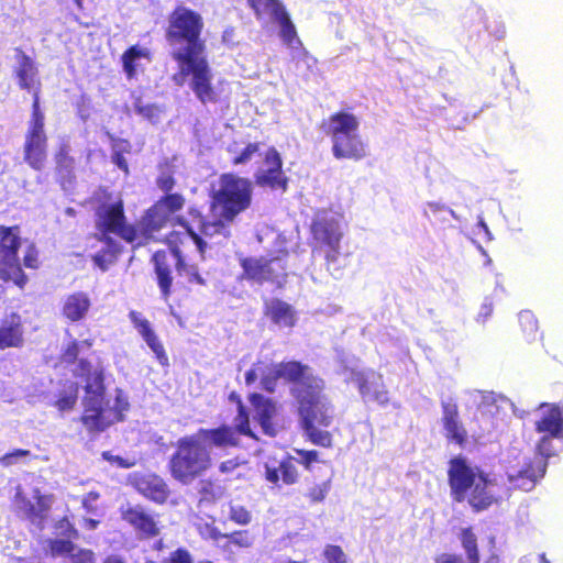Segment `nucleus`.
<instances>
[{"label":"nucleus","mask_w":563,"mask_h":563,"mask_svg":"<svg viewBox=\"0 0 563 563\" xmlns=\"http://www.w3.org/2000/svg\"><path fill=\"white\" fill-rule=\"evenodd\" d=\"M247 400L254 410V418L261 426L263 432L269 437L276 435L274 418L277 415L276 402L260 393H251Z\"/></svg>","instance_id":"nucleus-23"},{"label":"nucleus","mask_w":563,"mask_h":563,"mask_svg":"<svg viewBox=\"0 0 563 563\" xmlns=\"http://www.w3.org/2000/svg\"><path fill=\"white\" fill-rule=\"evenodd\" d=\"M247 4L258 20L269 18L279 24V36L285 44L291 45L298 41L296 26L280 0H247Z\"/></svg>","instance_id":"nucleus-14"},{"label":"nucleus","mask_w":563,"mask_h":563,"mask_svg":"<svg viewBox=\"0 0 563 563\" xmlns=\"http://www.w3.org/2000/svg\"><path fill=\"white\" fill-rule=\"evenodd\" d=\"M33 498L35 501L31 500L20 492L16 493L14 498L15 512L20 518L27 520L32 525L42 529L48 517L53 496L44 495L36 488L34 490Z\"/></svg>","instance_id":"nucleus-18"},{"label":"nucleus","mask_w":563,"mask_h":563,"mask_svg":"<svg viewBox=\"0 0 563 563\" xmlns=\"http://www.w3.org/2000/svg\"><path fill=\"white\" fill-rule=\"evenodd\" d=\"M152 263L156 274L157 285L164 300L172 295L173 276L169 255L165 250H158L152 255Z\"/></svg>","instance_id":"nucleus-28"},{"label":"nucleus","mask_w":563,"mask_h":563,"mask_svg":"<svg viewBox=\"0 0 563 563\" xmlns=\"http://www.w3.org/2000/svg\"><path fill=\"white\" fill-rule=\"evenodd\" d=\"M225 537V543L222 545L224 551H230L232 545L239 549H249L254 544V536L249 530H234Z\"/></svg>","instance_id":"nucleus-41"},{"label":"nucleus","mask_w":563,"mask_h":563,"mask_svg":"<svg viewBox=\"0 0 563 563\" xmlns=\"http://www.w3.org/2000/svg\"><path fill=\"white\" fill-rule=\"evenodd\" d=\"M91 306L88 294L84 291L73 292L64 299L62 306V314L65 319L70 322H77L82 320Z\"/></svg>","instance_id":"nucleus-31"},{"label":"nucleus","mask_w":563,"mask_h":563,"mask_svg":"<svg viewBox=\"0 0 563 563\" xmlns=\"http://www.w3.org/2000/svg\"><path fill=\"white\" fill-rule=\"evenodd\" d=\"M312 375L308 365L299 361L280 362L267 366L264 362L261 371V387L263 390L273 394L276 390L277 382L284 379L291 384V387H298Z\"/></svg>","instance_id":"nucleus-13"},{"label":"nucleus","mask_w":563,"mask_h":563,"mask_svg":"<svg viewBox=\"0 0 563 563\" xmlns=\"http://www.w3.org/2000/svg\"><path fill=\"white\" fill-rule=\"evenodd\" d=\"M174 224H178L185 229V232L179 231H170L168 234H166L164 239V243L167 244L170 254L175 258V267L176 269H181L185 267V253L183 251V246L191 240L196 246L197 250L201 256L202 260H205V254L207 251V243L205 240L199 235V233L195 232L189 223L183 218V217H176L174 218Z\"/></svg>","instance_id":"nucleus-16"},{"label":"nucleus","mask_w":563,"mask_h":563,"mask_svg":"<svg viewBox=\"0 0 563 563\" xmlns=\"http://www.w3.org/2000/svg\"><path fill=\"white\" fill-rule=\"evenodd\" d=\"M312 253L323 254L328 269L336 263L341 253L343 232L334 218L318 217L310 224Z\"/></svg>","instance_id":"nucleus-11"},{"label":"nucleus","mask_w":563,"mask_h":563,"mask_svg":"<svg viewBox=\"0 0 563 563\" xmlns=\"http://www.w3.org/2000/svg\"><path fill=\"white\" fill-rule=\"evenodd\" d=\"M264 168L283 170V159L279 152L271 146L266 150L264 156Z\"/></svg>","instance_id":"nucleus-53"},{"label":"nucleus","mask_w":563,"mask_h":563,"mask_svg":"<svg viewBox=\"0 0 563 563\" xmlns=\"http://www.w3.org/2000/svg\"><path fill=\"white\" fill-rule=\"evenodd\" d=\"M68 559L69 563H96V554L92 550L77 547Z\"/></svg>","instance_id":"nucleus-56"},{"label":"nucleus","mask_w":563,"mask_h":563,"mask_svg":"<svg viewBox=\"0 0 563 563\" xmlns=\"http://www.w3.org/2000/svg\"><path fill=\"white\" fill-rule=\"evenodd\" d=\"M176 271L179 275H186L188 283L190 284H197L200 286L206 285V279L201 276L196 265H189L185 262V267Z\"/></svg>","instance_id":"nucleus-55"},{"label":"nucleus","mask_w":563,"mask_h":563,"mask_svg":"<svg viewBox=\"0 0 563 563\" xmlns=\"http://www.w3.org/2000/svg\"><path fill=\"white\" fill-rule=\"evenodd\" d=\"M441 409L445 438L460 446H464L467 442V431L460 419L457 404L453 400H443L441 401Z\"/></svg>","instance_id":"nucleus-24"},{"label":"nucleus","mask_w":563,"mask_h":563,"mask_svg":"<svg viewBox=\"0 0 563 563\" xmlns=\"http://www.w3.org/2000/svg\"><path fill=\"white\" fill-rule=\"evenodd\" d=\"M325 383L313 374L298 387H291L290 394L298 404L300 426L307 441L313 445L331 449L333 435L328 430L334 420V407L323 395Z\"/></svg>","instance_id":"nucleus-3"},{"label":"nucleus","mask_w":563,"mask_h":563,"mask_svg":"<svg viewBox=\"0 0 563 563\" xmlns=\"http://www.w3.org/2000/svg\"><path fill=\"white\" fill-rule=\"evenodd\" d=\"M329 490H330V483L328 481L322 482L320 484H317V485L310 487L307 493V497L313 504L321 503L325 499Z\"/></svg>","instance_id":"nucleus-52"},{"label":"nucleus","mask_w":563,"mask_h":563,"mask_svg":"<svg viewBox=\"0 0 563 563\" xmlns=\"http://www.w3.org/2000/svg\"><path fill=\"white\" fill-rule=\"evenodd\" d=\"M57 527L62 530V536L68 539H78L79 532L67 517L58 520Z\"/></svg>","instance_id":"nucleus-61"},{"label":"nucleus","mask_w":563,"mask_h":563,"mask_svg":"<svg viewBox=\"0 0 563 563\" xmlns=\"http://www.w3.org/2000/svg\"><path fill=\"white\" fill-rule=\"evenodd\" d=\"M255 184L260 187H268L271 189H280L286 191L288 178L284 170L261 168L254 175Z\"/></svg>","instance_id":"nucleus-36"},{"label":"nucleus","mask_w":563,"mask_h":563,"mask_svg":"<svg viewBox=\"0 0 563 563\" xmlns=\"http://www.w3.org/2000/svg\"><path fill=\"white\" fill-rule=\"evenodd\" d=\"M74 539H48L47 548L48 553L52 558L69 555L76 550V545L73 542Z\"/></svg>","instance_id":"nucleus-44"},{"label":"nucleus","mask_w":563,"mask_h":563,"mask_svg":"<svg viewBox=\"0 0 563 563\" xmlns=\"http://www.w3.org/2000/svg\"><path fill=\"white\" fill-rule=\"evenodd\" d=\"M319 129L331 140V152L336 159L357 162L366 157V145L358 133L360 120L352 112H333L320 122Z\"/></svg>","instance_id":"nucleus-6"},{"label":"nucleus","mask_w":563,"mask_h":563,"mask_svg":"<svg viewBox=\"0 0 563 563\" xmlns=\"http://www.w3.org/2000/svg\"><path fill=\"white\" fill-rule=\"evenodd\" d=\"M186 199L181 194L173 192L162 196L155 205H157L166 216L172 219V216L180 211L185 206Z\"/></svg>","instance_id":"nucleus-40"},{"label":"nucleus","mask_w":563,"mask_h":563,"mask_svg":"<svg viewBox=\"0 0 563 563\" xmlns=\"http://www.w3.org/2000/svg\"><path fill=\"white\" fill-rule=\"evenodd\" d=\"M242 277L258 284L271 283L282 287L287 278L286 254L243 257L240 260Z\"/></svg>","instance_id":"nucleus-12"},{"label":"nucleus","mask_w":563,"mask_h":563,"mask_svg":"<svg viewBox=\"0 0 563 563\" xmlns=\"http://www.w3.org/2000/svg\"><path fill=\"white\" fill-rule=\"evenodd\" d=\"M121 519L136 532L140 539H154L159 536L161 528L157 515L151 514L140 504L120 508Z\"/></svg>","instance_id":"nucleus-19"},{"label":"nucleus","mask_w":563,"mask_h":563,"mask_svg":"<svg viewBox=\"0 0 563 563\" xmlns=\"http://www.w3.org/2000/svg\"><path fill=\"white\" fill-rule=\"evenodd\" d=\"M21 246L20 225L0 224V280L5 284L11 283L23 290L29 283V277L19 257Z\"/></svg>","instance_id":"nucleus-9"},{"label":"nucleus","mask_w":563,"mask_h":563,"mask_svg":"<svg viewBox=\"0 0 563 563\" xmlns=\"http://www.w3.org/2000/svg\"><path fill=\"white\" fill-rule=\"evenodd\" d=\"M552 437L543 435L540 438L536 445V452L539 456H534L531 460H548L555 455V450L552 443Z\"/></svg>","instance_id":"nucleus-46"},{"label":"nucleus","mask_w":563,"mask_h":563,"mask_svg":"<svg viewBox=\"0 0 563 563\" xmlns=\"http://www.w3.org/2000/svg\"><path fill=\"white\" fill-rule=\"evenodd\" d=\"M100 498V494L96 490L89 492L86 494L81 500L82 507L86 509L87 512L96 514L97 507L96 501Z\"/></svg>","instance_id":"nucleus-64"},{"label":"nucleus","mask_w":563,"mask_h":563,"mask_svg":"<svg viewBox=\"0 0 563 563\" xmlns=\"http://www.w3.org/2000/svg\"><path fill=\"white\" fill-rule=\"evenodd\" d=\"M129 409L128 400L120 394L115 397V404L113 407L109 406V413L113 419V424L124 419V411Z\"/></svg>","instance_id":"nucleus-51"},{"label":"nucleus","mask_w":563,"mask_h":563,"mask_svg":"<svg viewBox=\"0 0 563 563\" xmlns=\"http://www.w3.org/2000/svg\"><path fill=\"white\" fill-rule=\"evenodd\" d=\"M202 15L184 4L176 5L167 16L165 40L172 47L170 56L178 66L173 76L177 85L190 76L189 88L202 103H216L219 95L212 84L213 75L207 57V44L202 37Z\"/></svg>","instance_id":"nucleus-1"},{"label":"nucleus","mask_w":563,"mask_h":563,"mask_svg":"<svg viewBox=\"0 0 563 563\" xmlns=\"http://www.w3.org/2000/svg\"><path fill=\"white\" fill-rule=\"evenodd\" d=\"M55 163L58 172H70L74 166V158L69 155V146L67 144H62L56 154H55Z\"/></svg>","instance_id":"nucleus-45"},{"label":"nucleus","mask_w":563,"mask_h":563,"mask_svg":"<svg viewBox=\"0 0 563 563\" xmlns=\"http://www.w3.org/2000/svg\"><path fill=\"white\" fill-rule=\"evenodd\" d=\"M131 484L140 495L156 505H165L170 496L168 484L156 473L135 474Z\"/></svg>","instance_id":"nucleus-21"},{"label":"nucleus","mask_w":563,"mask_h":563,"mask_svg":"<svg viewBox=\"0 0 563 563\" xmlns=\"http://www.w3.org/2000/svg\"><path fill=\"white\" fill-rule=\"evenodd\" d=\"M95 217L96 239L108 241L112 235L129 244L136 240L135 224L128 221L125 206L120 195L99 187L88 200Z\"/></svg>","instance_id":"nucleus-4"},{"label":"nucleus","mask_w":563,"mask_h":563,"mask_svg":"<svg viewBox=\"0 0 563 563\" xmlns=\"http://www.w3.org/2000/svg\"><path fill=\"white\" fill-rule=\"evenodd\" d=\"M141 59L152 60V53L148 48L139 44L131 45L121 55L123 71L129 80L137 75L139 62Z\"/></svg>","instance_id":"nucleus-34"},{"label":"nucleus","mask_w":563,"mask_h":563,"mask_svg":"<svg viewBox=\"0 0 563 563\" xmlns=\"http://www.w3.org/2000/svg\"><path fill=\"white\" fill-rule=\"evenodd\" d=\"M102 242L106 244V246L92 255V262L102 272H106L112 264L117 262L118 256L121 253V247L117 242L112 240V238H109L108 241Z\"/></svg>","instance_id":"nucleus-37"},{"label":"nucleus","mask_w":563,"mask_h":563,"mask_svg":"<svg viewBox=\"0 0 563 563\" xmlns=\"http://www.w3.org/2000/svg\"><path fill=\"white\" fill-rule=\"evenodd\" d=\"M228 518L231 522L238 526H247L252 522L253 515L252 511L246 506L230 501L228 504Z\"/></svg>","instance_id":"nucleus-42"},{"label":"nucleus","mask_w":563,"mask_h":563,"mask_svg":"<svg viewBox=\"0 0 563 563\" xmlns=\"http://www.w3.org/2000/svg\"><path fill=\"white\" fill-rule=\"evenodd\" d=\"M230 402L236 406V415L234 417V426L222 423L212 430L221 431L225 440L232 446L239 448L241 445L240 435L247 437L252 440H258L257 435L251 428V417L249 409L243 402L241 396L236 391H231L228 396Z\"/></svg>","instance_id":"nucleus-17"},{"label":"nucleus","mask_w":563,"mask_h":563,"mask_svg":"<svg viewBox=\"0 0 563 563\" xmlns=\"http://www.w3.org/2000/svg\"><path fill=\"white\" fill-rule=\"evenodd\" d=\"M163 563H194V560L186 548H177L169 553Z\"/></svg>","instance_id":"nucleus-58"},{"label":"nucleus","mask_w":563,"mask_h":563,"mask_svg":"<svg viewBox=\"0 0 563 563\" xmlns=\"http://www.w3.org/2000/svg\"><path fill=\"white\" fill-rule=\"evenodd\" d=\"M534 430L538 433L552 438H563V412L556 405L547 406L540 418L534 422Z\"/></svg>","instance_id":"nucleus-29"},{"label":"nucleus","mask_w":563,"mask_h":563,"mask_svg":"<svg viewBox=\"0 0 563 563\" xmlns=\"http://www.w3.org/2000/svg\"><path fill=\"white\" fill-rule=\"evenodd\" d=\"M169 221L172 220L154 202L145 210L139 222L135 224L136 240L132 245L140 247L155 241V234L164 229Z\"/></svg>","instance_id":"nucleus-20"},{"label":"nucleus","mask_w":563,"mask_h":563,"mask_svg":"<svg viewBox=\"0 0 563 563\" xmlns=\"http://www.w3.org/2000/svg\"><path fill=\"white\" fill-rule=\"evenodd\" d=\"M264 316L279 328H294L297 323V313L294 307L278 298H272L264 302Z\"/></svg>","instance_id":"nucleus-27"},{"label":"nucleus","mask_w":563,"mask_h":563,"mask_svg":"<svg viewBox=\"0 0 563 563\" xmlns=\"http://www.w3.org/2000/svg\"><path fill=\"white\" fill-rule=\"evenodd\" d=\"M84 410L80 421L90 433H100L113 424L106 400L103 371L93 374L92 380L85 385Z\"/></svg>","instance_id":"nucleus-8"},{"label":"nucleus","mask_w":563,"mask_h":563,"mask_svg":"<svg viewBox=\"0 0 563 563\" xmlns=\"http://www.w3.org/2000/svg\"><path fill=\"white\" fill-rule=\"evenodd\" d=\"M134 111L150 120V121H153L155 120L157 117H158V113H159V109L157 106L153 104V103H148V104H144L141 100V98H137L135 101H134Z\"/></svg>","instance_id":"nucleus-50"},{"label":"nucleus","mask_w":563,"mask_h":563,"mask_svg":"<svg viewBox=\"0 0 563 563\" xmlns=\"http://www.w3.org/2000/svg\"><path fill=\"white\" fill-rule=\"evenodd\" d=\"M264 478L275 488L283 485L291 486L299 482L300 474L297 467V461L294 456L286 454L277 466L265 464Z\"/></svg>","instance_id":"nucleus-22"},{"label":"nucleus","mask_w":563,"mask_h":563,"mask_svg":"<svg viewBox=\"0 0 563 563\" xmlns=\"http://www.w3.org/2000/svg\"><path fill=\"white\" fill-rule=\"evenodd\" d=\"M263 362L257 361L255 362L250 369L245 372L244 379L245 384L247 386H252L255 384V382L261 378V371H262Z\"/></svg>","instance_id":"nucleus-63"},{"label":"nucleus","mask_w":563,"mask_h":563,"mask_svg":"<svg viewBox=\"0 0 563 563\" xmlns=\"http://www.w3.org/2000/svg\"><path fill=\"white\" fill-rule=\"evenodd\" d=\"M548 463L544 460L526 459L522 464L506 465V477L510 489L532 490L537 483L544 477Z\"/></svg>","instance_id":"nucleus-15"},{"label":"nucleus","mask_w":563,"mask_h":563,"mask_svg":"<svg viewBox=\"0 0 563 563\" xmlns=\"http://www.w3.org/2000/svg\"><path fill=\"white\" fill-rule=\"evenodd\" d=\"M211 448H233L221 431L200 428L192 434L180 437L174 444L167 468L174 481L190 485L213 465Z\"/></svg>","instance_id":"nucleus-2"},{"label":"nucleus","mask_w":563,"mask_h":563,"mask_svg":"<svg viewBox=\"0 0 563 563\" xmlns=\"http://www.w3.org/2000/svg\"><path fill=\"white\" fill-rule=\"evenodd\" d=\"M462 547L467 556V563H479V550L477 545V537L471 527L463 528L460 534ZM500 558L496 553H492L484 563H499Z\"/></svg>","instance_id":"nucleus-35"},{"label":"nucleus","mask_w":563,"mask_h":563,"mask_svg":"<svg viewBox=\"0 0 563 563\" xmlns=\"http://www.w3.org/2000/svg\"><path fill=\"white\" fill-rule=\"evenodd\" d=\"M22 263V265L26 268L37 269L40 267V252L34 243H31L26 246Z\"/></svg>","instance_id":"nucleus-48"},{"label":"nucleus","mask_w":563,"mask_h":563,"mask_svg":"<svg viewBox=\"0 0 563 563\" xmlns=\"http://www.w3.org/2000/svg\"><path fill=\"white\" fill-rule=\"evenodd\" d=\"M218 218L216 220H206L201 212L196 208H190L189 214L194 218L200 219L199 231L201 238H213L217 235H222L223 238H229L231 235L230 224L234 220H228L220 212H213Z\"/></svg>","instance_id":"nucleus-32"},{"label":"nucleus","mask_w":563,"mask_h":563,"mask_svg":"<svg viewBox=\"0 0 563 563\" xmlns=\"http://www.w3.org/2000/svg\"><path fill=\"white\" fill-rule=\"evenodd\" d=\"M519 322L525 332L532 333L538 330V321L530 312L520 313Z\"/></svg>","instance_id":"nucleus-62"},{"label":"nucleus","mask_w":563,"mask_h":563,"mask_svg":"<svg viewBox=\"0 0 563 563\" xmlns=\"http://www.w3.org/2000/svg\"><path fill=\"white\" fill-rule=\"evenodd\" d=\"M78 400V385L76 383H70L68 388L59 394L58 398L55 401V407L59 411L71 410Z\"/></svg>","instance_id":"nucleus-43"},{"label":"nucleus","mask_w":563,"mask_h":563,"mask_svg":"<svg viewBox=\"0 0 563 563\" xmlns=\"http://www.w3.org/2000/svg\"><path fill=\"white\" fill-rule=\"evenodd\" d=\"M44 114L40 109L38 87L33 93L32 112L23 146L24 162L34 170H42L47 159V135Z\"/></svg>","instance_id":"nucleus-10"},{"label":"nucleus","mask_w":563,"mask_h":563,"mask_svg":"<svg viewBox=\"0 0 563 563\" xmlns=\"http://www.w3.org/2000/svg\"><path fill=\"white\" fill-rule=\"evenodd\" d=\"M260 150L261 143H247L245 147L231 159L232 165L238 166L247 164L252 157L260 152Z\"/></svg>","instance_id":"nucleus-47"},{"label":"nucleus","mask_w":563,"mask_h":563,"mask_svg":"<svg viewBox=\"0 0 563 563\" xmlns=\"http://www.w3.org/2000/svg\"><path fill=\"white\" fill-rule=\"evenodd\" d=\"M449 464L448 482L454 501L467 500L476 512L486 510L496 503L494 494L488 489L492 482L486 474L475 472L461 456L451 459Z\"/></svg>","instance_id":"nucleus-5"},{"label":"nucleus","mask_w":563,"mask_h":563,"mask_svg":"<svg viewBox=\"0 0 563 563\" xmlns=\"http://www.w3.org/2000/svg\"><path fill=\"white\" fill-rule=\"evenodd\" d=\"M253 184L249 178L234 173L219 177V188L211 196V211L234 220L252 205Z\"/></svg>","instance_id":"nucleus-7"},{"label":"nucleus","mask_w":563,"mask_h":563,"mask_svg":"<svg viewBox=\"0 0 563 563\" xmlns=\"http://www.w3.org/2000/svg\"><path fill=\"white\" fill-rule=\"evenodd\" d=\"M200 504H213L222 496V488L212 478H200L197 485Z\"/></svg>","instance_id":"nucleus-39"},{"label":"nucleus","mask_w":563,"mask_h":563,"mask_svg":"<svg viewBox=\"0 0 563 563\" xmlns=\"http://www.w3.org/2000/svg\"><path fill=\"white\" fill-rule=\"evenodd\" d=\"M355 383L360 395L365 401H374L380 406H385L389 402L388 390L382 382V377L378 376V380H371L363 373H358L355 377Z\"/></svg>","instance_id":"nucleus-30"},{"label":"nucleus","mask_w":563,"mask_h":563,"mask_svg":"<svg viewBox=\"0 0 563 563\" xmlns=\"http://www.w3.org/2000/svg\"><path fill=\"white\" fill-rule=\"evenodd\" d=\"M101 456L104 461L121 468H131L136 464L134 459L131 460L119 455H113L110 451H103Z\"/></svg>","instance_id":"nucleus-57"},{"label":"nucleus","mask_w":563,"mask_h":563,"mask_svg":"<svg viewBox=\"0 0 563 563\" xmlns=\"http://www.w3.org/2000/svg\"><path fill=\"white\" fill-rule=\"evenodd\" d=\"M93 345V339H86L82 341L71 340L69 341L60 352L59 360L66 365L75 364L79 361V354L82 349H91Z\"/></svg>","instance_id":"nucleus-38"},{"label":"nucleus","mask_w":563,"mask_h":563,"mask_svg":"<svg viewBox=\"0 0 563 563\" xmlns=\"http://www.w3.org/2000/svg\"><path fill=\"white\" fill-rule=\"evenodd\" d=\"M129 318L142 339L153 351L158 362L162 365H168V355L163 343L159 341L157 334L153 330L151 322L147 319L141 317V314L136 311H131L129 313Z\"/></svg>","instance_id":"nucleus-25"},{"label":"nucleus","mask_w":563,"mask_h":563,"mask_svg":"<svg viewBox=\"0 0 563 563\" xmlns=\"http://www.w3.org/2000/svg\"><path fill=\"white\" fill-rule=\"evenodd\" d=\"M323 556L327 560V563H349L347 558L340 545H325Z\"/></svg>","instance_id":"nucleus-49"},{"label":"nucleus","mask_w":563,"mask_h":563,"mask_svg":"<svg viewBox=\"0 0 563 563\" xmlns=\"http://www.w3.org/2000/svg\"><path fill=\"white\" fill-rule=\"evenodd\" d=\"M24 343L22 317L11 312L0 322V350L21 347Z\"/></svg>","instance_id":"nucleus-26"},{"label":"nucleus","mask_w":563,"mask_h":563,"mask_svg":"<svg viewBox=\"0 0 563 563\" xmlns=\"http://www.w3.org/2000/svg\"><path fill=\"white\" fill-rule=\"evenodd\" d=\"M100 369L92 371V364L87 358L77 361V375L86 378V384L92 380L93 374Z\"/></svg>","instance_id":"nucleus-60"},{"label":"nucleus","mask_w":563,"mask_h":563,"mask_svg":"<svg viewBox=\"0 0 563 563\" xmlns=\"http://www.w3.org/2000/svg\"><path fill=\"white\" fill-rule=\"evenodd\" d=\"M29 456H31V451L25 449H14L13 451L0 456V465L3 467H10L16 464L19 459Z\"/></svg>","instance_id":"nucleus-54"},{"label":"nucleus","mask_w":563,"mask_h":563,"mask_svg":"<svg viewBox=\"0 0 563 563\" xmlns=\"http://www.w3.org/2000/svg\"><path fill=\"white\" fill-rule=\"evenodd\" d=\"M18 66L15 68V76L18 78L19 87L21 89L31 90L34 86L37 76V68L33 59L26 55L22 48L14 49Z\"/></svg>","instance_id":"nucleus-33"},{"label":"nucleus","mask_w":563,"mask_h":563,"mask_svg":"<svg viewBox=\"0 0 563 563\" xmlns=\"http://www.w3.org/2000/svg\"><path fill=\"white\" fill-rule=\"evenodd\" d=\"M295 452L301 457L300 463L307 471L311 470L313 463L320 461L317 450L296 449Z\"/></svg>","instance_id":"nucleus-59"}]
</instances>
